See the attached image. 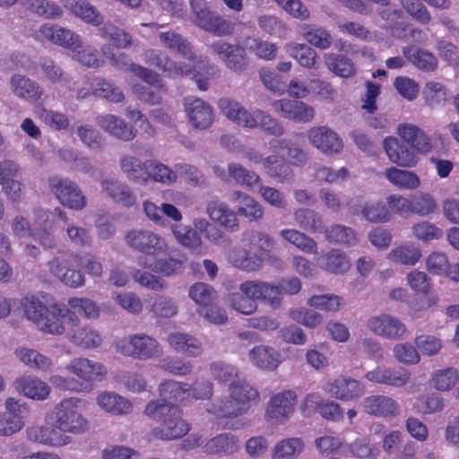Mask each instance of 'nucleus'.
<instances>
[{
    "instance_id": "19",
    "label": "nucleus",
    "mask_w": 459,
    "mask_h": 459,
    "mask_svg": "<svg viewBox=\"0 0 459 459\" xmlns=\"http://www.w3.org/2000/svg\"><path fill=\"white\" fill-rule=\"evenodd\" d=\"M362 408L366 413L379 418L396 417L400 412L398 403L384 394H373L364 398Z\"/></svg>"
},
{
    "instance_id": "3",
    "label": "nucleus",
    "mask_w": 459,
    "mask_h": 459,
    "mask_svg": "<svg viewBox=\"0 0 459 459\" xmlns=\"http://www.w3.org/2000/svg\"><path fill=\"white\" fill-rule=\"evenodd\" d=\"M21 306L26 318L45 333L51 334L65 333V326L60 323L66 308L57 304L45 306L37 297L26 296L21 300Z\"/></svg>"
},
{
    "instance_id": "35",
    "label": "nucleus",
    "mask_w": 459,
    "mask_h": 459,
    "mask_svg": "<svg viewBox=\"0 0 459 459\" xmlns=\"http://www.w3.org/2000/svg\"><path fill=\"white\" fill-rule=\"evenodd\" d=\"M10 88L14 95L30 102L39 100L42 95V90L36 82L21 74L11 77Z\"/></svg>"
},
{
    "instance_id": "64",
    "label": "nucleus",
    "mask_w": 459,
    "mask_h": 459,
    "mask_svg": "<svg viewBox=\"0 0 459 459\" xmlns=\"http://www.w3.org/2000/svg\"><path fill=\"white\" fill-rule=\"evenodd\" d=\"M228 174L234 178L238 184L242 186H252L259 180V177L254 171L248 170L237 163L229 164Z\"/></svg>"
},
{
    "instance_id": "54",
    "label": "nucleus",
    "mask_w": 459,
    "mask_h": 459,
    "mask_svg": "<svg viewBox=\"0 0 459 459\" xmlns=\"http://www.w3.org/2000/svg\"><path fill=\"white\" fill-rule=\"evenodd\" d=\"M459 380V374L454 368L437 370L431 377V385L438 391H449Z\"/></svg>"
},
{
    "instance_id": "13",
    "label": "nucleus",
    "mask_w": 459,
    "mask_h": 459,
    "mask_svg": "<svg viewBox=\"0 0 459 459\" xmlns=\"http://www.w3.org/2000/svg\"><path fill=\"white\" fill-rule=\"evenodd\" d=\"M144 62L158 68L169 77L187 76L192 72V67L183 62H175L159 49H148L143 53Z\"/></svg>"
},
{
    "instance_id": "45",
    "label": "nucleus",
    "mask_w": 459,
    "mask_h": 459,
    "mask_svg": "<svg viewBox=\"0 0 459 459\" xmlns=\"http://www.w3.org/2000/svg\"><path fill=\"white\" fill-rule=\"evenodd\" d=\"M287 52L295 58L299 64L308 69H316L319 65V56L307 44L290 43L286 46Z\"/></svg>"
},
{
    "instance_id": "1",
    "label": "nucleus",
    "mask_w": 459,
    "mask_h": 459,
    "mask_svg": "<svg viewBox=\"0 0 459 459\" xmlns=\"http://www.w3.org/2000/svg\"><path fill=\"white\" fill-rule=\"evenodd\" d=\"M144 414L153 420L162 422L150 432L153 438L174 440L184 437L190 429L188 422L182 418L181 411L173 403L150 401L145 406Z\"/></svg>"
},
{
    "instance_id": "39",
    "label": "nucleus",
    "mask_w": 459,
    "mask_h": 459,
    "mask_svg": "<svg viewBox=\"0 0 459 459\" xmlns=\"http://www.w3.org/2000/svg\"><path fill=\"white\" fill-rule=\"evenodd\" d=\"M324 63L330 72L342 78H351L356 74L354 63L345 56L327 53L324 56Z\"/></svg>"
},
{
    "instance_id": "57",
    "label": "nucleus",
    "mask_w": 459,
    "mask_h": 459,
    "mask_svg": "<svg viewBox=\"0 0 459 459\" xmlns=\"http://www.w3.org/2000/svg\"><path fill=\"white\" fill-rule=\"evenodd\" d=\"M188 385L177 382L174 380H168L162 382L159 385V393L161 399L156 401H165L171 403L169 400H182L185 398V394L187 392Z\"/></svg>"
},
{
    "instance_id": "33",
    "label": "nucleus",
    "mask_w": 459,
    "mask_h": 459,
    "mask_svg": "<svg viewBox=\"0 0 459 459\" xmlns=\"http://www.w3.org/2000/svg\"><path fill=\"white\" fill-rule=\"evenodd\" d=\"M100 185L102 191L116 203L126 207L134 205L136 198L126 184L112 178H103Z\"/></svg>"
},
{
    "instance_id": "63",
    "label": "nucleus",
    "mask_w": 459,
    "mask_h": 459,
    "mask_svg": "<svg viewBox=\"0 0 459 459\" xmlns=\"http://www.w3.org/2000/svg\"><path fill=\"white\" fill-rule=\"evenodd\" d=\"M424 98L429 107H436L446 100V89L440 82H429L424 88Z\"/></svg>"
},
{
    "instance_id": "43",
    "label": "nucleus",
    "mask_w": 459,
    "mask_h": 459,
    "mask_svg": "<svg viewBox=\"0 0 459 459\" xmlns=\"http://www.w3.org/2000/svg\"><path fill=\"white\" fill-rule=\"evenodd\" d=\"M97 403L103 410L115 415L128 414L132 411L131 403L115 393L103 392L100 394Z\"/></svg>"
},
{
    "instance_id": "52",
    "label": "nucleus",
    "mask_w": 459,
    "mask_h": 459,
    "mask_svg": "<svg viewBox=\"0 0 459 459\" xmlns=\"http://www.w3.org/2000/svg\"><path fill=\"white\" fill-rule=\"evenodd\" d=\"M306 404H315L320 415L327 420H339L343 418L342 410L340 405L333 401H319L315 394L307 395Z\"/></svg>"
},
{
    "instance_id": "5",
    "label": "nucleus",
    "mask_w": 459,
    "mask_h": 459,
    "mask_svg": "<svg viewBox=\"0 0 459 459\" xmlns=\"http://www.w3.org/2000/svg\"><path fill=\"white\" fill-rule=\"evenodd\" d=\"M80 400L75 397L64 399L54 408L49 424L59 429L60 431L79 435L88 429V420L77 410Z\"/></svg>"
},
{
    "instance_id": "61",
    "label": "nucleus",
    "mask_w": 459,
    "mask_h": 459,
    "mask_svg": "<svg viewBox=\"0 0 459 459\" xmlns=\"http://www.w3.org/2000/svg\"><path fill=\"white\" fill-rule=\"evenodd\" d=\"M257 126L266 134L280 137L285 133L281 122L263 110L257 109Z\"/></svg>"
},
{
    "instance_id": "10",
    "label": "nucleus",
    "mask_w": 459,
    "mask_h": 459,
    "mask_svg": "<svg viewBox=\"0 0 459 459\" xmlns=\"http://www.w3.org/2000/svg\"><path fill=\"white\" fill-rule=\"evenodd\" d=\"M48 185L56 198L65 206L74 210H82L86 206V198L75 182L54 176L49 178Z\"/></svg>"
},
{
    "instance_id": "14",
    "label": "nucleus",
    "mask_w": 459,
    "mask_h": 459,
    "mask_svg": "<svg viewBox=\"0 0 459 459\" xmlns=\"http://www.w3.org/2000/svg\"><path fill=\"white\" fill-rule=\"evenodd\" d=\"M65 369L76 376L79 381L82 382L84 385L94 381H101L107 374V370L101 363L87 358H76L72 359L70 363L66 365Z\"/></svg>"
},
{
    "instance_id": "25",
    "label": "nucleus",
    "mask_w": 459,
    "mask_h": 459,
    "mask_svg": "<svg viewBox=\"0 0 459 459\" xmlns=\"http://www.w3.org/2000/svg\"><path fill=\"white\" fill-rule=\"evenodd\" d=\"M96 124L110 135L122 140L132 141L136 136V130L119 117L107 114L96 117Z\"/></svg>"
},
{
    "instance_id": "9",
    "label": "nucleus",
    "mask_w": 459,
    "mask_h": 459,
    "mask_svg": "<svg viewBox=\"0 0 459 459\" xmlns=\"http://www.w3.org/2000/svg\"><path fill=\"white\" fill-rule=\"evenodd\" d=\"M209 48L227 69L238 74L247 69L249 62L244 47L217 39L209 46Z\"/></svg>"
},
{
    "instance_id": "40",
    "label": "nucleus",
    "mask_w": 459,
    "mask_h": 459,
    "mask_svg": "<svg viewBox=\"0 0 459 459\" xmlns=\"http://www.w3.org/2000/svg\"><path fill=\"white\" fill-rule=\"evenodd\" d=\"M16 389L24 395L37 400H44L49 394L48 385L34 377H22L15 381Z\"/></svg>"
},
{
    "instance_id": "42",
    "label": "nucleus",
    "mask_w": 459,
    "mask_h": 459,
    "mask_svg": "<svg viewBox=\"0 0 459 459\" xmlns=\"http://www.w3.org/2000/svg\"><path fill=\"white\" fill-rule=\"evenodd\" d=\"M265 172L269 177L280 183H290L293 178V169L287 161H280L276 156L271 155L262 160Z\"/></svg>"
},
{
    "instance_id": "6",
    "label": "nucleus",
    "mask_w": 459,
    "mask_h": 459,
    "mask_svg": "<svg viewBox=\"0 0 459 459\" xmlns=\"http://www.w3.org/2000/svg\"><path fill=\"white\" fill-rule=\"evenodd\" d=\"M190 21L200 29L224 37L233 33V24L210 10L204 0L190 1Z\"/></svg>"
},
{
    "instance_id": "37",
    "label": "nucleus",
    "mask_w": 459,
    "mask_h": 459,
    "mask_svg": "<svg viewBox=\"0 0 459 459\" xmlns=\"http://www.w3.org/2000/svg\"><path fill=\"white\" fill-rule=\"evenodd\" d=\"M402 52L404 57L420 70L432 72L437 66V57L427 49L407 46L402 48Z\"/></svg>"
},
{
    "instance_id": "20",
    "label": "nucleus",
    "mask_w": 459,
    "mask_h": 459,
    "mask_svg": "<svg viewBox=\"0 0 459 459\" xmlns=\"http://www.w3.org/2000/svg\"><path fill=\"white\" fill-rule=\"evenodd\" d=\"M296 398L294 392L290 390L273 395L266 409L268 420L279 423L286 420L294 411Z\"/></svg>"
},
{
    "instance_id": "53",
    "label": "nucleus",
    "mask_w": 459,
    "mask_h": 459,
    "mask_svg": "<svg viewBox=\"0 0 459 459\" xmlns=\"http://www.w3.org/2000/svg\"><path fill=\"white\" fill-rule=\"evenodd\" d=\"M421 257V251L413 245H404L393 249L388 258L394 263L404 265H414Z\"/></svg>"
},
{
    "instance_id": "31",
    "label": "nucleus",
    "mask_w": 459,
    "mask_h": 459,
    "mask_svg": "<svg viewBox=\"0 0 459 459\" xmlns=\"http://www.w3.org/2000/svg\"><path fill=\"white\" fill-rule=\"evenodd\" d=\"M62 5L73 15L86 23L98 26L103 22V16L87 0H60Z\"/></svg>"
},
{
    "instance_id": "32",
    "label": "nucleus",
    "mask_w": 459,
    "mask_h": 459,
    "mask_svg": "<svg viewBox=\"0 0 459 459\" xmlns=\"http://www.w3.org/2000/svg\"><path fill=\"white\" fill-rule=\"evenodd\" d=\"M159 39L167 48L176 51L183 57L198 63L204 62L202 56L198 57L194 53L191 44L181 34L174 31L160 32Z\"/></svg>"
},
{
    "instance_id": "47",
    "label": "nucleus",
    "mask_w": 459,
    "mask_h": 459,
    "mask_svg": "<svg viewBox=\"0 0 459 459\" xmlns=\"http://www.w3.org/2000/svg\"><path fill=\"white\" fill-rule=\"evenodd\" d=\"M280 236L305 253L314 255L318 253L316 242L304 232L293 229H285L280 231Z\"/></svg>"
},
{
    "instance_id": "29",
    "label": "nucleus",
    "mask_w": 459,
    "mask_h": 459,
    "mask_svg": "<svg viewBox=\"0 0 459 459\" xmlns=\"http://www.w3.org/2000/svg\"><path fill=\"white\" fill-rule=\"evenodd\" d=\"M119 166L126 178L136 184L144 185L150 180V172H148L149 160L142 161L140 159L132 155H122L119 159Z\"/></svg>"
},
{
    "instance_id": "23",
    "label": "nucleus",
    "mask_w": 459,
    "mask_h": 459,
    "mask_svg": "<svg viewBox=\"0 0 459 459\" xmlns=\"http://www.w3.org/2000/svg\"><path fill=\"white\" fill-rule=\"evenodd\" d=\"M39 33L53 44L65 48L73 50L81 48L80 36L69 29L46 23L40 27Z\"/></svg>"
},
{
    "instance_id": "34",
    "label": "nucleus",
    "mask_w": 459,
    "mask_h": 459,
    "mask_svg": "<svg viewBox=\"0 0 459 459\" xmlns=\"http://www.w3.org/2000/svg\"><path fill=\"white\" fill-rule=\"evenodd\" d=\"M249 359L254 366L258 368L273 371L281 362V356L273 347L258 345L249 351Z\"/></svg>"
},
{
    "instance_id": "7",
    "label": "nucleus",
    "mask_w": 459,
    "mask_h": 459,
    "mask_svg": "<svg viewBox=\"0 0 459 459\" xmlns=\"http://www.w3.org/2000/svg\"><path fill=\"white\" fill-rule=\"evenodd\" d=\"M78 256L69 252L58 251L48 262L50 273L65 285L77 288L84 283V276L74 268Z\"/></svg>"
},
{
    "instance_id": "8",
    "label": "nucleus",
    "mask_w": 459,
    "mask_h": 459,
    "mask_svg": "<svg viewBox=\"0 0 459 459\" xmlns=\"http://www.w3.org/2000/svg\"><path fill=\"white\" fill-rule=\"evenodd\" d=\"M60 323L65 326V333L71 342L84 349L98 347L101 342L99 333L91 328L82 325L75 312L66 308Z\"/></svg>"
},
{
    "instance_id": "26",
    "label": "nucleus",
    "mask_w": 459,
    "mask_h": 459,
    "mask_svg": "<svg viewBox=\"0 0 459 459\" xmlns=\"http://www.w3.org/2000/svg\"><path fill=\"white\" fill-rule=\"evenodd\" d=\"M126 349L128 355L138 359H149L161 354L158 342L144 333L132 336Z\"/></svg>"
},
{
    "instance_id": "60",
    "label": "nucleus",
    "mask_w": 459,
    "mask_h": 459,
    "mask_svg": "<svg viewBox=\"0 0 459 459\" xmlns=\"http://www.w3.org/2000/svg\"><path fill=\"white\" fill-rule=\"evenodd\" d=\"M342 298L334 294L314 295L307 299V305L310 307L328 311L335 312L342 306Z\"/></svg>"
},
{
    "instance_id": "56",
    "label": "nucleus",
    "mask_w": 459,
    "mask_h": 459,
    "mask_svg": "<svg viewBox=\"0 0 459 459\" xmlns=\"http://www.w3.org/2000/svg\"><path fill=\"white\" fill-rule=\"evenodd\" d=\"M244 44L258 58L273 60L276 57L277 48L273 43L249 37L245 39Z\"/></svg>"
},
{
    "instance_id": "15",
    "label": "nucleus",
    "mask_w": 459,
    "mask_h": 459,
    "mask_svg": "<svg viewBox=\"0 0 459 459\" xmlns=\"http://www.w3.org/2000/svg\"><path fill=\"white\" fill-rule=\"evenodd\" d=\"M185 111L191 125L199 130H206L214 121L212 107L201 99L186 98Z\"/></svg>"
},
{
    "instance_id": "27",
    "label": "nucleus",
    "mask_w": 459,
    "mask_h": 459,
    "mask_svg": "<svg viewBox=\"0 0 459 459\" xmlns=\"http://www.w3.org/2000/svg\"><path fill=\"white\" fill-rule=\"evenodd\" d=\"M206 213L210 220L217 222L229 231H237L239 229L237 213L230 209L223 202L219 200L210 201L206 205Z\"/></svg>"
},
{
    "instance_id": "59",
    "label": "nucleus",
    "mask_w": 459,
    "mask_h": 459,
    "mask_svg": "<svg viewBox=\"0 0 459 459\" xmlns=\"http://www.w3.org/2000/svg\"><path fill=\"white\" fill-rule=\"evenodd\" d=\"M401 4L417 22L428 25L432 17L429 9L419 0H400Z\"/></svg>"
},
{
    "instance_id": "18",
    "label": "nucleus",
    "mask_w": 459,
    "mask_h": 459,
    "mask_svg": "<svg viewBox=\"0 0 459 459\" xmlns=\"http://www.w3.org/2000/svg\"><path fill=\"white\" fill-rule=\"evenodd\" d=\"M274 110L290 120L299 123L311 122L315 117L312 106L297 100H279L273 104Z\"/></svg>"
},
{
    "instance_id": "12",
    "label": "nucleus",
    "mask_w": 459,
    "mask_h": 459,
    "mask_svg": "<svg viewBox=\"0 0 459 459\" xmlns=\"http://www.w3.org/2000/svg\"><path fill=\"white\" fill-rule=\"evenodd\" d=\"M348 205L352 215H360L363 220L371 223H385L391 219L389 209L380 201H364L362 197L357 196L351 198Z\"/></svg>"
},
{
    "instance_id": "50",
    "label": "nucleus",
    "mask_w": 459,
    "mask_h": 459,
    "mask_svg": "<svg viewBox=\"0 0 459 459\" xmlns=\"http://www.w3.org/2000/svg\"><path fill=\"white\" fill-rule=\"evenodd\" d=\"M305 444L299 437L279 441L273 451V459H294L303 451Z\"/></svg>"
},
{
    "instance_id": "21",
    "label": "nucleus",
    "mask_w": 459,
    "mask_h": 459,
    "mask_svg": "<svg viewBox=\"0 0 459 459\" xmlns=\"http://www.w3.org/2000/svg\"><path fill=\"white\" fill-rule=\"evenodd\" d=\"M365 377L368 381L378 385L402 387L410 381L411 374L403 368L377 367L373 370L368 371Z\"/></svg>"
},
{
    "instance_id": "24",
    "label": "nucleus",
    "mask_w": 459,
    "mask_h": 459,
    "mask_svg": "<svg viewBox=\"0 0 459 459\" xmlns=\"http://www.w3.org/2000/svg\"><path fill=\"white\" fill-rule=\"evenodd\" d=\"M325 391L333 397L342 401L359 398L364 389L360 383L351 377H340L326 384Z\"/></svg>"
},
{
    "instance_id": "17",
    "label": "nucleus",
    "mask_w": 459,
    "mask_h": 459,
    "mask_svg": "<svg viewBox=\"0 0 459 459\" xmlns=\"http://www.w3.org/2000/svg\"><path fill=\"white\" fill-rule=\"evenodd\" d=\"M307 136L311 143L326 155L339 153L343 146L339 135L327 126L312 127Z\"/></svg>"
},
{
    "instance_id": "28",
    "label": "nucleus",
    "mask_w": 459,
    "mask_h": 459,
    "mask_svg": "<svg viewBox=\"0 0 459 459\" xmlns=\"http://www.w3.org/2000/svg\"><path fill=\"white\" fill-rule=\"evenodd\" d=\"M270 149L282 158L287 159L290 165L302 167L308 161L307 153L294 142L288 139H273L269 142Z\"/></svg>"
},
{
    "instance_id": "55",
    "label": "nucleus",
    "mask_w": 459,
    "mask_h": 459,
    "mask_svg": "<svg viewBox=\"0 0 459 459\" xmlns=\"http://www.w3.org/2000/svg\"><path fill=\"white\" fill-rule=\"evenodd\" d=\"M22 362L32 368L48 371L52 367V360L35 350L21 349L17 351Z\"/></svg>"
},
{
    "instance_id": "44",
    "label": "nucleus",
    "mask_w": 459,
    "mask_h": 459,
    "mask_svg": "<svg viewBox=\"0 0 459 459\" xmlns=\"http://www.w3.org/2000/svg\"><path fill=\"white\" fill-rule=\"evenodd\" d=\"M325 238L331 243L353 247L358 243L357 232L351 227L333 224L324 230Z\"/></svg>"
},
{
    "instance_id": "4",
    "label": "nucleus",
    "mask_w": 459,
    "mask_h": 459,
    "mask_svg": "<svg viewBox=\"0 0 459 459\" xmlns=\"http://www.w3.org/2000/svg\"><path fill=\"white\" fill-rule=\"evenodd\" d=\"M230 395L215 400L207 411L218 418H235L248 410V403L258 398V392L245 380L230 384Z\"/></svg>"
},
{
    "instance_id": "30",
    "label": "nucleus",
    "mask_w": 459,
    "mask_h": 459,
    "mask_svg": "<svg viewBox=\"0 0 459 459\" xmlns=\"http://www.w3.org/2000/svg\"><path fill=\"white\" fill-rule=\"evenodd\" d=\"M384 149L389 160L401 167L411 168L417 164L418 158L412 150L401 144L395 137H386L384 140Z\"/></svg>"
},
{
    "instance_id": "11",
    "label": "nucleus",
    "mask_w": 459,
    "mask_h": 459,
    "mask_svg": "<svg viewBox=\"0 0 459 459\" xmlns=\"http://www.w3.org/2000/svg\"><path fill=\"white\" fill-rule=\"evenodd\" d=\"M125 240L130 247L148 256L159 255L167 249L165 239L147 230H133L126 235Z\"/></svg>"
},
{
    "instance_id": "36",
    "label": "nucleus",
    "mask_w": 459,
    "mask_h": 459,
    "mask_svg": "<svg viewBox=\"0 0 459 459\" xmlns=\"http://www.w3.org/2000/svg\"><path fill=\"white\" fill-rule=\"evenodd\" d=\"M318 266L333 274H341L347 272L351 264L346 255L340 249H332L316 260Z\"/></svg>"
},
{
    "instance_id": "38",
    "label": "nucleus",
    "mask_w": 459,
    "mask_h": 459,
    "mask_svg": "<svg viewBox=\"0 0 459 459\" xmlns=\"http://www.w3.org/2000/svg\"><path fill=\"white\" fill-rule=\"evenodd\" d=\"M167 341L174 350L187 356L197 357L202 353L201 342L193 335L171 333L168 335Z\"/></svg>"
},
{
    "instance_id": "41",
    "label": "nucleus",
    "mask_w": 459,
    "mask_h": 459,
    "mask_svg": "<svg viewBox=\"0 0 459 459\" xmlns=\"http://www.w3.org/2000/svg\"><path fill=\"white\" fill-rule=\"evenodd\" d=\"M238 440L230 433H222L209 439L204 446V451L209 455H226L236 452Z\"/></svg>"
},
{
    "instance_id": "46",
    "label": "nucleus",
    "mask_w": 459,
    "mask_h": 459,
    "mask_svg": "<svg viewBox=\"0 0 459 459\" xmlns=\"http://www.w3.org/2000/svg\"><path fill=\"white\" fill-rule=\"evenodd\" d=\"M296 223L303 230L315 233L322 232L324 223L322 215L315 210L309 208H299L293 213Z\"/></svg>"
},
{
    "instance_id": "48",
    "label": "nucleus",
    "mask_w": 459,
    "mask_h": 459,
    "mask_svg": "<svg viewBox=\"0 0 459 459\" xmlns=\"http://www.w3.org/2000/svg\"><path fill=\"white\" fill-rule=\"evenodd\" d=\"M178 305L176 301L164 295H156L152 298L149 311L152 317L156 319H168L178 314Z\"/></svg>"
},
{
    "instance_id": "22",
    "label": "nucleus",
    "mask_w": 459,
    "mask_h": 459,
    "mask_svg": "<svg viewBox=\"0 0 459 459\" xmlns=\"http://www.w3.org/2000/svg\"><path fill=\"white\" fill-rule=\"evenodd\" d=\"M397 134L413 151L420 154H427L432 149L430 137L416 125L401 124L397 127Z\"/></svg>"
},
{
    "instance_id": "62",
    "label": "nucleus",
    "mask_w": 459,
    "mask_h": 459,
    "mask_svg": "<svg viewBox=\"0 0 459 459\" xmlns=\"http://www.w3.org/2000/svg\"><path fill=\"white\" fill-rule=\"evenodd\" d=\"M77 135L80 140L92 151H101L100 133L91 125H83L77 127Z\"/></svg>"
},
{
    "instance_id": "2",
    "label": "nucleus",
    "mask_w": 459,
    "mask_h": 459,
    "mask_svg": "<svg viewBox=\"0 0 459 459\" xmlns=\"http://www.w3.org/2000/svg\"><path fill=\"white\" fill-rule=\"evenodd\" d=\"M242 252L232 257V262L239 269L255 272L263 267L264 255L273 249L274 239L266 232L248 230L242 233Z\"/></svg>"
},
{
    "instance_id": "51",
    "label": "nucleus",
    "mask_w": 459,
    "mask_h": 459,
    "mask_svg": "<svg viewBox=\"0 0 459 459\" xmlns=\"http://www.w3.org/2000/svg\"><path fill=\"white\" fill-rule=\"evenodd\" d=\"M171 230L173 236L180 245L194 251L200 250L202 239L195 230L181 224L173 225Z\"/></svg>"
},
{
    "instance_id": "58",
    "label": "nucleus",
    "mask_w": 459,
    "mask_h": 459,
    "mask_svg": "<svg viewBox=\"0 0 459 459\" xmlns=\"http://www.w3.org/2000/svg\"><path fill=\"white\" fill-rule=\"evenodd\" d=\"M303 36L310 45L320 49L328 48L333 40L330 32L322 27L305 28Z\"/></svg>"
},
{
    "instance_id": "16",
    "label": "nucleus",
    "mask_w": 459,
    "mask_h": 459,
    "mask_svg": "<svg viewBox=\"0 0 459 459\" xmlns=\"http://www.w3.org/2000/svg\"><path fill=\"white\" fill-rule=\"evenodd\" d=\"M368 326L375 334L390 340H399L406 332L405 325L397 317L388 314L371 317Z\"/></svg>"
},
{
    "instance_id": "49",
    "label": "nucleus",
    "mask_w": 459,
    "mask_h": 459,
    "mask_svg": "<svg viewBox=\"0 0 459 459\" xmlns=\"http://www.w3.org/2000/svg\"><path fill=\"white\" fill-rule=\"evenodd\" d=\"M386 178L401 189H415L420 185V178L413 171L390 168L385 170Z\"/></svg>"
}]
</instances>
